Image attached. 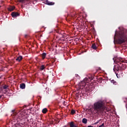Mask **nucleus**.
Wrapping results in <instances>:
<instances>
[{
  "mask_svg": "<svg viewBox=\"0 0 127 127\" xmlns=\"http://www.w3.org/2000/svg\"><path fill=\"white\" fill-rule=\"evenodd\" d=\"M93 108L95 114H101L108 110L107 106H105V103L102 100H99L94 103Z\"/></svg>",
  "mask_w": 127,
  "mask_h": 127,
  "instance_id": "nucleus-1",
  "label": "nucleus"
},
{
  "mask_svg": "<svg viewBox=\"0 0 127 127\" xmlns=\"http://www.w3.org/2000/svg\"><path fill=\"white\" fill-rule=\"evenodd\" d=\"M89 79L88 78H85L83 79V81H82L81 82L79 83L78 85V89H77V91H79V94H82L84 92H83V90L85 87H86V91H91V86H89L88 85H86V83H88L89 81H91V80H93L94 79V77L93 76H89ZM81 92L80 93V92Z\"/></svg>",
  "mask_w": 127,
  "mask_h": 127,
  "instance_id": "nucleus-2",
  "label": "nucleus"
},
{
  "mask_svg": "<svg viewBox=\"0 0 127 127\" xmlns=\"http://www.w3.org/2000/svg\"><path fill=\"white\" fill-rule=\"evenodd\" d=\"M127 40V36L126 35V33L124 31L119 32L118 39L116 40V42L118 44H122L125 43Z\"/></svg>",
  "mask_w": 127,
  "mask_h": 127,
  "instance_id": "nucleus-3",
  "label": "nucleus"
},
{
  "mask_svg": "<svg viewBox=\"0 0 127 127\" xmlns=\"http://www.w3.org/2000/svg\"><path fill=\"white\" fill-rule=\"evenodd\" d=\"M121 70V66H120L119 64L115 66L114 68V71L115 72L116 76L117 78H120V72H119V71Z\"/></svg>",
  "mask_w": 127,
  "mask_h": 127,
  "instance_id": "nucleus-4",
  "label": "nucleus"
},
{
  "mask_svg": "<svg viewBox=\"0 0 127 127\" xmlns=\"http://www.w3.org/2000/svg\"><path fill=\"white\" fill-rule=\"evenodd\" d=\"M113 60L116 64H118V63L122 64V63L125 62V60L122 58H117L116 59H113Z\"/></svg>",
  "mask_w": 127,
  "mask_h": 127,
  "instance_id": "nucleus-5",
  "label": "nucleus"
},
{
  "mask_svg": "<svg viewBox=\"0 0 127 127\" xmlns=\"http://www.w3.org/2000/svg\"><path fill=\"white\" fill-rule=\"evenodd\" d=\"M43 2L45 3V4H48V5H53V4H54V2H49L48 0H44Z\"/></svg>",
  "mask_w": 127,
  "mask_h": 127,
  "instance_id": "nucleus-6",
  "label": "nucleus"
},
{
  "mask_svg": "<svg viewBox=\"0 0 127 127\" xmlns=\"http://www.w3.org/2000/svg\"><path fill=\"white\" fill-rule=\"evenodd\" d=\"M11 15L13 17H17V16H19V13L17 12H12L11 14Z\"/></svg>",
  "mask_w": 127,
  "mask_h": 127,
  "instance_id": "nucleus-7",
  "label": "nucleus"
},
{
  "mask_svg": "<svg viewBox=\"0 0 127 127\" xmlns=\"http://www.w3.org/2000/svg\"><path fill=\"white\" fill-rule=\"evenodd\" d=\"M15 8V7L14 6H10L8 7L7 9L9 11H13V10H14Z\"/></svg>",
  "mask_w": 127,
  "mask_h": 127,
  "instance_id": "nucleus-8",
  "label": "nucleus"
},
{
  "mask_svg": "<svg viewBox=\"0 0 127 127\" xmlns=\"http://www.w3.org/2000/svg\"><path fill=\"white\" fill-rule=\"evenodd\" d=\"M69 126L70 127H78L75 125V124H74V122H73L69 123Z\"/></svg>",
  "mask_w": 127,
  "mask_h": 127,
  "instance_id": "nucleus-9",
  "label": "nucleus"
},
{
  "mask_svg": "<svg viewBox=\"0 0 127 127\" xmlns=\"http://www.w3.org/2000/svg\"><path fill=\"white\" fill-rule=\"evenodd\" d=\"M21 60H22V56H20L18 57L16 59V61H18V62H20Z\"/></svg>",
  "mask_w": 127,
  "mask_h": 127,
  "instance_id": "nucleus-10",
  "label": "nucleus"
},
{
  "mask_svg": "<svg viewBox=\"0 0 127 127\" xmlns=\"http://www.w3.org/2000/svg\"><path fill=\"white\" fill-rule=\"evenodd\" d=\"M91 47H92V49H94V50H96V49L98 48V47H97V45H96V44H92Z\"/></svg>",
  "mask_w": 127,
  "mask_h": 127,
  "instance_id": "nucleus-11",
  "label": "nucleus"
},
{
  "mask_svg": "<svg viewBox=\"0 0 127 127\" xmlns=\"http://www.w3.org/2000/svg\"><path fill=\"white\" fill-rule=\"evenodd\" d=\"M21 89H25V84L21 83L20 85Z\"/></svg>",
  "mask_w": 127,
  "mask_h": 127,
  "instance_id": "nucleus-12",
  "label": "nucleus"
},
{
  "mask_svg": "<svg viewBox=\"0 0 127 127\" xmlns=\"http://www.w3.org/2000/svg\"><path fill=\"white\" fill-rule=\"evenodd\" d=\"M46 55H47V54L45 53H43L42 54V59H45V57H46Z\"/></svg>",
  "mask_w": 127,
  "mask_h": 127,
  "instance_id": "nucleus-13",
  "label": "nucleus"
},
{
  "mask_svg": "<svg viewBox=\"0 0 127 127\" xmlns=\"http://www.w3.org/2000/svg\"><path fill=\"white\" fill-rule=\"evenodd\" d=\"M87 122H88V120H87V119L84 118L83 119H82V123L83 124H87Z\"/></svg>",
  "mask_w": 127,
  "mask_h": 127,
  "instance_id": "nucleus-14",
  "label": "nucleus"
},
{
  "mask_svg": "<svg viewBox=\"0 0 127 127\" xmlns=\"http://www.w3.org/2000/svg\"><path fill=\"white\" fill-rule=\"evenodd\" d=\"M44 69H45V66H44V65H41L40 67V70L41 71H42V70H44Z\"/></svg>",
  "mask_w": 127,
  "mask_h": 127,
  "instance_id": "nucleus-15",
  "label": "nucleus"
},
{
  "mask_svg": "<svg viewBox=\"0 0 127 127\" xmlns=\"http://www.w3.org/2000/svg\"><path fill=\"white\" fill-rule=\"evenodd\" d=\"M47 108H44L42 110V113L43 114H46L47 113Z\"/></svg>",
  "mask_w": 127,
  "mask_h": 127,
  "instance_id": "nucleus-16",
  "label": "nucleus"
},
{
  "mask_svg": "<svg viewBox=\"0 0 127 127\" xmlns=\"http://www.w3.org/2000/svg\"><path fill=\"white\" fill-rule=\"evenodd\" d=\"M12 113H13V114H11V116H13V117H15V116H16V115H17V113L14 112V110H12Z\"/></svg>",
  "mask_w": 127,
  "mask_h": 127,
  "instance_id": "nucleus-17",
  "label": "nucleus"
},
{
  "mask_svg": "<svg viewBox=\"0 0 127 127\" xmlns=\"http://www.w3.org/2000/svg\"><path fill=\"white\" fill-rule=\"evenodd\" d=\"M19 2H21L22 3H24L25 2L26 0H17Z\"/></svg>",
  "mask_w": 127,
  "mask_h": 127,
  "instance_id": "nucleus-18",
  "label": "nucleus"
},
{
  "mask_svg": "<svg viewBox=\"0 0 127 127\" xmlns=\"http://www.w3.org/2000/svg\"><path fill=\"white\" fill-rule=\"evenodd\" d=\"M111 83H112V84H114V85H116L117 84V81H116L115 80L113 79L111 81Z\"/></svg>",
  "mask_w": 127,
  "mask_h": 127,
  "instance_id": "nucleus-19",
  "label": "nucleus"
},
{
  "mask_svg": "<svg viewBox=\"0 0 127 127\" xmlns=\"http://www.w3.org/2000/svg\"><path fill=\"white\" fill-rule=\"evenodd\" d=\"M74 114H76V111L74 110H72L71 111V115H74Z\"/></svg>",
  "mask_w": 127,
  "mask_h": 127,
  "instance_id": "nucleus-20",
  "label": "nucleus"
},
{
  "mask_svg": "<svg viewBox=\"0 0 127 127\" xmlns=\"http://www.w3.org/2000/svg\"><path fill=\"white\" fill-rule=\"evenodd\" d=\"M7 88H8V85H4L3 86V89L4 90H5V89H7Z\"/></svg>",
  "mask_w": 127,
  "mask_h": 127,
  "instance_id": "nucleus-21",
  "label": "nucleus"
},
{
  "mask_svg": "<svg viewBox=\"0 0 127 127\" xmlns=\"http://www.w3.org/2000/svg\"><path fill=\"white\" fill-rule=\"evenodd\" d=\"M105 127V124L103 123L101 125L99 126L98 127Z\"/></svg>",
  "mask_w": 127,
  "mask_h": 127,
  "instance_id": "nucleus-22",
  "label": "nucleus"
},
{
  "mask_svg": "<svg viewBox=\"0 0 127 127\" xmlns=\"http://www.w3.org/2000/svg\"><path fill=\"white\" fill-rule=\"evenodd\" d=\"M75 77L77 79H80V76H79V75H78V74H75Z\"/></svg>",
  "mask_w": 127,
  "mask_h": 127,
  "instance_id": "nucleus-23",
  "label": "nucleus"
},
{
  "mask_svg": "<svg viewBox=\"0 0 127 127\" xmlns=\"http://www.w3.org/2000/svg\"><path fill=\"white\" fill-rule=\"evenodd\" d=\"M100 121H101V120H100L99 121H98L96 123H94V125H98V124H99V123H100Z\"/></svg>",
  "mask_w": 127,
  "mask_h": 127,
  "instance_id": "nucleus-24",
  "label": "nucleus"
},
{
  "mask_svg": "<svg viewBox=\"0 0 127 127\" xmlns=\"http://www.w3.org/2000/svg\"><path fill=\"white\" fill-rule=\"evenodd\" d=\"M52 63H54V62H55V60L53 59V60H52Z\"/></svg>",
  "mask_w": 127,
  "mask_h": 127,
  "instance_id": "nucleus-25",
  "label": "nucleus"
},
{
  "mask_svg": "<svg viewBox=\"0 0 127 127\" xmlns=\"http://www.w3.org/2000/svg\"><path fill=\"white\" fill-rule=\"evenodd\" d=\"M2 97V95H0V99H1Z\"/></svg>",
  "mask_w": 127,
  "mask_h": 127,
  "instance_id": "nucleus-26",
  "label": "nucleus"
},
{
  "mask_svg": "<svg viewBox=\"0 0 127 127\" xmlns=\"http://www.w3.org/2000/svg\"><path fill=\"white\" fill-rule=\"evenodd\" d=\"M88 127H94L91 126H88Z\"/></svg>",
  "mask_w": 127,
  "mask_h": 127,
  "instance_id": "nucleus-27",
  "label": "nucleus"
},
{
  "mask_svg": "<svg viewBox=\"0 0 127 127\" xmlns=\"http://www.w3.org/2000/svg\"><path fill=\"white\" fill-rule=\"evenodd\" d=\"M116 35H117V34H116V33H115V36H116Z\"/></svg>",
  "mask_w": 127,
  "mask_h": 127,
  "instance_id": "nucleus-28",
  "label": "nucleus"
}]
</instances>
